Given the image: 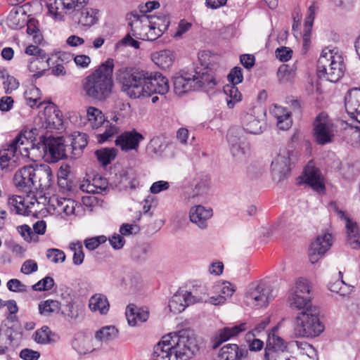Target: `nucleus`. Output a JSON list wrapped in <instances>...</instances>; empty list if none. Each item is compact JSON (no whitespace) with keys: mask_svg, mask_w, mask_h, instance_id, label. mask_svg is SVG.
I'll return each instance as SVG.
<instances>
[{"mask_svg":"<svg viewBox=\"0 0 360 360\" xmlns=\"http://www.w3.org/2000/svg\"><path fill=\"white\" fill-rule=\"evenodd\" d=\"M213 215L212 209L201 205H196L189 210L190 221L201 229L207 227V221Z\"/></svg>","mask_w":360,"mask_h":360,"instance_id":"393cba45","label":"nucleus"},{"mask_svg":"<svg viewBox=\"0 0 360 360\" xmlns=\"http://www.w3.org/2000/svg\"><path fill=\"white\" fill-rule=\"evenodd\" d=\"M304 182L318 192L325 189L323 178L319 169L312 162H309L305 167Z\"/></svg>","mask_w":360,"mask_h":360,"instance_id":"cd10ccee","label":"nucleus"},{"mask_svg":"<svg viewBox=\"0 0 360 360\" xmlns=\"http://www.w3.org/2000/svg\"><path fill=\"white\" fill-rule=\"evenodd\" d=\"M211 179L207 175L198 178L194 188L191 191L184 193V200L188 203H195L205 201L210 188Z\"/></svg>","mask_w":360,"mask_h":360,"instance_id":"dca6fc26","label":"nucleus"},{"mask_svg":"<svg viewBox=\"0 0 360 360\" xmlns=\"http://www.w3.org/2000/svg\"><path fill=\"white\" fill-rule=\"evenodd\" d=\"M34 167L32 165L25 166L17 170L13 177L15 186L20 191H30L37 182L34 180Z\"/></svg>","mask_w":360,"mask_h":360,"instance_id":"aec40b11","label":"nucleus"},{"mask_svg":"<svg viewBox=\"0 0 360 360\" xmlns=\"http://www.w3.org/2000/svg\"><path fill=\"white\" fill-rule=\"evenodd\" d=\"M70 249L74 252L73 263L75 265H80L83 263L84 254L82 250V245L81 243H72L70 245Z\"/></svg>","mask_w":360,"mask_h":360,"instance_id":"13d9d810","label":"nucleus"},{"mask_svg":"<svg viewBox=\"0 0 360 360\" xmlns=\"http://www.w3.org/2000/svg\"><path fill=\"white\" fill-rule=\"evenodd\" d=\"M330 211L333 212L345 223L347 235V243L352 249L360 248V231L356 222L351 219L345 211L339 208L335 202H330L328 205Z\"/></svg>","mask_w":360,"mask_h":360,"instance_id":"4468645a","label":"nucleus"},{"mask_svg":"<svg viewBox=\"0 0 360 360\" xmlns=\"http://www.w3.org/2000/svg\"><path fill=\"white\" fill-rule=\"evenodd\" d=\"M143 139L144 136L141 133L136 129H132L125 131L118 135L115 141V144L122 151L126 153L131 150L136 151L141 141Z\"/></svg>","mask_w":360,"mask_h":360,"instance_id":"6ab92c4d","label":"nucleus"},{"mask_svg":"<svg viewBox=\"0 0 360 360\" xmlns=\"http://www.w3.org/2000/svg\"><path fill=\"white\" fill-rule=\"evenodd\" d=\"M272 114L277 121V127L281 130H287L292 125L290 112L285 108L275 105Z\"/></svg>","mask_w":360,"mask_h":360,"instance_id":"4c0bfd02","label":"nucleus"},{"mask_svg":"<svg viewBox=\"0 0 360 360\" xmlns=\"http://www.w3.org/2000/svg\"><path fill=\"white\" fill-rule=\"evenodd\" d=\"M46 257L53 263L63 262L65 260V255L63 251L56 249L50 248L46 250Z\"/></svg>","mask_w":360,"mask_h":360,"instance_id":"680f3d73","label":"nucleus"},{"mask_svg":"<svg viewBox=\"0 0 360 360\" xmlns=\"http://www.w3.org/2000/svg\"><path fill=\"white\" fill-rule=\"evenodd\" d=\"M248 351L239 347L236 344H227L222 347L219 353L221 360H245L248 358Z\"/></svg>","mask_w":360,"mask_h":360,"instance_id":"c756f323","label":"nucleus"},{"mask_svg":"<svg viewBox=\"0 0 360 360\" xmlns=\"http://www.w3.org/2000/svg\"><path fill=\"white\" fill-rule=\"evenodd\" d=\"M246 323H242L233 327H224L218 330L212 340V347L216 349L224 342L237 336L239 333L246 330Z\"/></svg>","mask_w":360,"mask_h":360,"instance_id":"bb28decb","label":"nucleus"},{"mask_svg":"<svg viewBox=\"0 0 360 360\" xmlns=\"http://www.w3.org/2000/svg\"><path fill=\"white\" fill-rule=\"evenodd\" d=\"M320 311L316 306H310L299 312L293 322L295 338H314L323 330L324 325L319 319Z\"/></svg>","mask_w":360,"mask_h":360,"instance_id":"39448f33","label":"nucleus"},{"mask_svg":"<svg viewBox=\"0 0 360 360\" xmlns=\"http://www.w3.org/2000/svg\"><path fill=\"white\" fill-rule=\"evenodd\" d=\"M203 302V297L193 295L191 292H177L169 302L170 311L174 314H179L190 304Z\"/></svg>","mask_w":360,"mask_h":360,"instance_id":"4be33fe9","label":"nucleus"},{"mask_svg":"<svg viewBox=\"0 0 360 360\" xmlns=\"http://www.w3.org/2000/svg\"><path fill=\"white\" fill-rule=\"evenodd\" d=\"M8 205L11 211L18 214H25L26 213V206L25 199L20 195H13L8 199Z\"/></svg>","mask_w":360,"mask_h":360,"instance_id":"de8ad7c7","label":"nucleus"},{"mask_svg":"<svg viewBox=\"0 0 360 360\" xmlns=\"http://www.w3.org/2000/svg\"><path fill=\"white\" fill-rule=\"evenodd\" d=\"M150 17L157 39L167 30L170 21L168 16L166 15H161L159 16L150 15Z\"/></svg>","mask_w":360,"mask_h":360,"instance_id":"37998d69","label":"nucleus"},{"mask_svg":"<svg viewBox=\"0 0 360 360\" xmlns=\"http://www.w3.org/2000/svg\"><path fill=\"white\" fill-rule=\"evenodd\" d=\"M290 151L283 149L272 160L271 167L274 179L281 181L289 175L290 172Z\"/></svg>","mask_w":360,"mask_h":360,"instance_id":"a211bd4d","label":"nucleus"},{"mask_svg":"<svg viewBox=\"0 0 360 360\" xmlns=\"http://www.w3.org/2000/svg\"><path fill=\"white\" fill-rule=\"evenodd\" d=\"M333 237L330 233H323L317 236L311 243L309 248V258L311 264H315L330 248Z\"/></svg>","mask_w":360,"mask_h":360,"instance_id":"f3484780","label":"nucleus"},{"mask_svg":"<svg viewBox=\"0 0 360 360\" xmlns=\"http://www.w3.org/2000/svg\"><path fill=\"white\" fill-rule=\"evenodd\" d=\"M49 203L53 210L59 213H64L65 215L75 214L78 203L71 198H65L59 195H53L49 199Z\"/></svg>","mask_w":360,"mask_h":360,"instance_id":"c85d7f7f","label":"nucleus"},{"mask_svg":"<svg viewBox=\"0 0 360 360\" xmlns=\"http://www.w3.org/2000/svg\"><path fill=\"white\" fill-rule=\"evenodd\" d=\"M294 70L288 65H282L278 70V77L282 82L290 81L294 77Z\"/></svg>","mask_w":360,"mask_h":360,"instance_id":"bf43d9fd","label":"nucleus"},{"mask_svg":"<svg viewBox=\"0 0 360 360\" xmlns=\"http://www.w3.org/2000/svg\"><path fill=\"white\" fill-rule=\"evenodd\" d=\"M51 330L48 326H43L40 329L35 331L34 340L39 344L46 345L50 343Z\"/></svg>","mask_w":360,"mask_h":360,"instance_id":"6e6d98bb","label":"nucleus"},{"mask_svg":"<svg viewBox=\"0 0 360 360\" xmlns=\"http://www.w3.org/2000/svg\"><path fill=\"white\" fill-rule=\"evenodd\" d=\"M11 148V143L8 146V148L0 153V166L2 169H5L8 167L9 162L12 158L18 156L19 153V148L16 146V149L13 151L10 150Z\"/></svg>","mask_w":360,"mask_h":360,"instance_id":"3c124183","label":"nucleus"},{"mask_svg":"<svg viewBox=\"0 0 360 360\" xmlns=\"http://www.w3.org/2000/svg\"><path fill=\"white\" fill-rule=\"evenodd\" d=\"M126 317L129 325L135 326L139 323L146 321L149 317V313L147 310L141 308H137L134 304H129L126 309Z\"/></svg>","mask_w":360,"mask_h":360,"instance_id":"473e14b6","label":"nucleus"},{"mask_svg":"<svg viewBox=\"0 0 360 360\" xmlns=\"http://www.w3.org/2000/svg\"><path fill=\"white\" fill-rule=\"evenodd\" d=\"M328 289L333 292H335L340 296H346L352 291L351 286L346 284L342 280H337L333 283H330Z\"/></svg>","mask_w":360,"mask_h":360,"instance_id":"603ef678","label":"nucleus"},{"mask_svg":"<svg viewBox=\"0 0 360 360\" xmlns=\"http://www.w3.org/2000/svg\"><path fill=\"white\" fill-rule=\"evenodd\" d=\"M224 92L226 95V101L229 108H234L235 105L242 99V95L238 87L233 84H226L224 86Z\"/></svg>","mask_w":360,"mask_h":360,"instance_id":"79ce46f5","label":"nucleus"},{"mask_svg":"<svg viewBox=\"0 0 360 360\" xmlns=\"http://www.w3.org/2000/svg\"><path fill=\"white\" fill-rule=\"evenodd\" d=\"M174 360H188L198 351L197 342L193 335L188 330L172 333Z\"/></svg>","mask_w":360,"mask_h":360,"instance_id":"6e6552de","label":"nucleus"},{"mask_svg":"<svg viewBox=\"0 0 360 360\" xmlns=\"http://www.w3.org/2000/svg\"><path fill=\"white\" fill-rule=\"evenodd\" d=\"M47 113L48 115L45 119L46 127L49 129H62L63 120L60 110L54 108L51 112V109H49L46 111V114Z\"/></svg>","mask_w":360,"mask_h":360,"instance_id":"ea45409f","label":"nucleus"},{"mask_svg":"<svg viewBox=\"0 0 360 360\" xmlns=\"http://www.w3.org/2000/svg\"><path fill=\"white\" fill-rule=\"evenodd\" d=\"M228 141L230 143L231 151L234 157L240 158L246 153L247 147L244 142L240 141L239 139L233 137L229 134Z\"/></svg>","mask_w":360,"mask_h":360,"instance_id":"49530a36","label":"nucleus"},{"mask_svg":"<svg viewBox=\"0 0 360 360\" xmlns=\"http://www.w3.org/2000/svg\"><path fill=\"white\" fill-rule=\"evenodd\" d=\"M7 288L10 291L15 292H23L27 291V286L16 278L9 280L7 283Z\"/></svg>","mask_w":360,"mask_h":360,"instance_id":"69168bd1","label":"nucleus"},{"mask_svg":"<svg viewBox=\"0 0 360 360\" xmlns=\"http://www.w3.org/2000/svg\"><path fill=\"white\" fill-rule=\"evenodd\" d=\"M242 124L244 129L250 134H257L262 131L261 121L255 116L254 110L243 115Z\"/></svg>","mask_w":360,"mask_h":360,"instance_id":"c9c22d12","label":"nucleus"},{"mask_svg":"<svg viewBox=\"0 0 360 360\" xmlns=\"http://www.w3.org/2000/svg\"><path fill=\"white\" fill-rule=\"evenodd\" d=\"M276 294L277 290L271 285L264 282H254L248 286L244 302L252 308L266 307Z\"/></svg>","mask_w":360,"mask_h":360,"instance_id":"0eeeda50","label":"nucleus"},{"mask_svg":"<svg viewBox=\"0 0 360 360\" xmlns=\"http://www.w3.org/2000/svg\"><path fill=\"white\" fill-rule=\"evenodd\" d=\"M345 110L350 117V128H360V88L350 89L345 98Z\"/></svg>","mask_w":360,"mask_h":360,"instance_id":"2eb2a0df","label":"nucleus"},{"mask_svg":"<svg viewBox=\"0 0 360 360\" xmlns=\"http://www.w3.org/2000/svg\"><path fill=\"white\" fill-rule=\"evenodd\" d=\"M25 6V5L14 6L10 11L7 17V22L8 26L12 29L21 28L27 23Z\"/></svg>","mask_w":360,"mask_h":360,"instance_id":"2f4dec72","label":"nucleus"},{"mask_svg":"<svg viewBox=\"0 0 360 360\" xmlns=\"http://www.w3.org/2000/svg\"><path fill=\"white\" fill-rule=\"evenodd\" d=\"M87 0H46L49 14L56 20H63L65 14L79 9Z\"/></svg>","mask_w":360,"mask_h":360,"instance_id":"ddd939ff","label":"nucleus"},{"mask_svg":"<svg viewBox=\"0 0 360 360\" xmlns=\"http://www.w3.org/2000/svg\"><path fill=\"white\" fill-rule=\"evenodd\" d=\"M165 148V144L160 137L156 136L153 138L147 146V150L150 153L159 154Z\"/></svg>","mask_w":360,"mask_h":360,"instance_id":"052dcab7","label":"nucleus"},{"mask_svg":"<svg viewBox=\"0 0 360 360\" xmlns=\"http://www.w3.org/2000/svg\"><path fill=\"white\" fill-rule=\"evenodd\" d=\"M87 143L86 134L75 131L66 137L41 136L37 144L41 145L47 160L56 162L69 155L74 158L80 157Z\"/></svg>","mask_w":360,"mask_h":360,"instance_id":"f03ea898","label":"nucleus"},{"mask_svg":"<svg viewBox=\"0 0 360 360\" xmlns=\"http://www.w3.org/2000/svg\"><path fill=\"white\" fill-rule=\"evenodd\" d=\"M87 120L94 129H98L96 139L103 143L119 132V127L106 120L101 110L95 107H89L86 110Z\"/></svg>","mask_w":360,"mask_h":360,"instance_id":"1a4fd4ad","label":"nucleus"},{"mask_svg":"<svg viewBox=\"0 0 360 360\" xmlns=\"http://www.w3.org/2000/svg\"><path fill=\"white\" fill-rule=\"evenodd\" d=\"M318 76L330 82H338L344 75V56L338 48L323 49L317 63Z\"/></svg>","mask_w":360,"mask_h":360,"instance_id":"20e7f679","label":"nucleus"},{"mask_svg":"<svg viewBox=\"0 0 360 360\" xmlns=\"http://www.w3.org/2000/svg\"><path fill=\"white\" fill-rule=\"evenodd\" d=\"M200 65L189 71L195 91H208L217 84L215 72L219 65L215 63L214 56L207 52H202L198 56Z\"/></svg>","mask_w":360,"mask_h":360,"instance_id":"423d86ee","label":"nucleus"},{"mask_svg":"<svg viewBox=\"0 0 360 360\" xmlns=\"http://www.w3.org/2000/svg\"><path fill=\"white\" fill-rule=\"evenodd\" d=\"M19 356L23 360H38L41 354L38 351L25 348L20 351Z\"/></svg>","mask_w":360,"mask_h":360,"instance_id":"774afa93","label":"nucleus"},{"mask_svg":"<svg viewBox=\"0 0 360 360\" xmlns=\"http://www.w3.org/2000/svg\"><path fill=\"white\" fill-rule=\"evenodd\" d=\"M117 79L122 91L134 99L148 98L154 94L165 95L169 90L168 79L158 72L122 68Z\"/></svg>","mask_w":360,"mask_h":360,"instance_id":"f257e3e1","label":"nucleus"},{"mask_svg":"<svg viewBox=\"0 0 360 360\" xmlns=\"http://www.w3.org/2000/svg\"><path fill=\"white\" fill-rule=\"evenodd\" d=\"M109 306L107 297L103 294H95L89 299V307L92 311H99L101 314H106L109 310Z\"/></svg>","mask_w":360,"mask_h":360,"instance_id":"58836bf2","label":"nucleus"},{"mask_svg":"<svg viewBox=\"0 0 360 360\" xmlns=\"http://www.w3.org/2000/svg\"><path fill=\"white\" fill-rule=\"evenodd\" d=\"M118 330L113 326L102 327L95 334V338L100 342H109L117 338Z\"/></svg>","mask_w":360,"mask_h":360,"instance_id":"a18cd8bd","label":"nucleus"},{"mask_svg":"<svg viewBox=\"0 0 360 360\" xmlns=\"http://www.w3.org/2000/svg\"><path fill=\"white\" fill-rule=\"evenodd\" d=\"M3 86L6 94H8L18 88L19 83L14 77L7 76L3 82Z\"/></svg>","mask_w":360,"mask_h":360,"instance_id":"338daca9","label":"nucleus"},{"mask_svg":"<svg viewBox=\"0 0 360 360\" xmlns=\"http://www.w3.org/2000/svg\"><path fill=\"white\" fill-rule=\"evenodd\" d=\"M37 129H25L12 141L11 148L10 150L12 151L16 149V146L19 148V153L22 155H27V150L30 147L33 148L37 141Z\"/></svg>","mask_w":360,"mask_h":360,"instance_id":"412c9836","label":"nucleus"},{"mask_svg":"<svg viewBox=\"0 0 360 360\" xmlns=\"http://www.w3.org/2000/svg\"><path fill=\"white\" fill-rule=\"evenodd\" d=\"M228 80L230 82L229 84L236 85L242 82L243 79V75L242 73V69L239 67L233 68L227 76Z\"/></svg>","mask_w":360,"mask_h":360,"instance_id":"e2e57ef3","label":"nucleus"},{"mask_svg":"<svg viewBox=\"0 0 360 360\" xmlns=\"http://www.w3.org/2000/svg\"><path fill=\"white\" fill-rule=\"evenodd\" d=\"M78 17V23L84 27H91L98 21V11L96 9L86 8L82 9Z\"/></svg>","mask_w":360,"mask_h":360,"instance_id":"a19ab883","label":"nucleus"},{"mask_svg":"<svg viewBox=\"0 0 360 360\" xmlns=\"http://www.w3.org/2000/svg\"><path fill=\"white\" fill-rule=\"evenodd\" d=\"M25 98L27 104L31 108H34L41 98V91L37 86H32L29 90L25 91Z\"/></svg>","mask_w":360,"mask_h":360,"instance_id":"864d4df0","label":"nucleus"},{"mask_svg":"<svg viewBox=\"0 0 360 360\" xmlns=\"http://www.w3.org/2000/svg\"><path fill=\"white\" fill-rule=\"evenodd\" d=\"M149 248L146 245H137L134 247L131 251V257L133 260L137 262H142L147 258Z\"/></svg>","mask_w":360,"mask_h":360,"instance_id":"5fc2aeb1","label":"nucleus"},{"mask_svg":"<svg viewBox=\"0 0 360 360\" xmlns=\"http://www.w3.org/2000/svg\"><path fill=\"white\" fill-rule=\"evenodd\" d=\"M127 20L131 27V33L136 39L146 41L156 39L150 15L133 11L127 15Z\"/></svg>","mask_w":360,"mask_h":360,"instance_id":"9d476101","label":"nucleus"},{"mask_svg":"<svg viewBox=\"0 0 360 360\" xmlns=\"http://www.w3.org/2000/svg\"><path fill=\"white\" fill-rule=\"evenodd\" d=\"M34 180H37L35 188L46 189L51 185L52 178L51 169L49 166L40 165L34 167Z\"/></svg>","mask_w":360,"mask_h":360,"instance_id":"72a5a7b5","label":"nucleus"},{"mask_svg":"<svg viewBox=\"0 0 360 360\" xmlns=\"http://www.w3.org/2000/svg\"><path fill=\"white\" fill-rule=\"evenodd\" d=\"M50 58L46 54L44 57H36L30 59L28 65L30 72L33 73L34 77L39 78L44 72L49 69Z\"/></svg>","mask_w":360,"mask_h":360,"instance_id":"f704fd0d","label":"nucleus"},{"mask_svg":"<svg viewBox=\"0 0 360 360\" xmlns=\"http://www.w3.org/2000/svg\"><path fill=\"white\" fill-rule=\"evenodd\" d=\"M173 83L174 91L179 96L190 91H195L189 71H182L181 74L176 75Z\"/></svg>","mask_w":360,"mask_h":360,"instance_id":"7c9ffc66","label":"nucleus"},{"mask_svg":"<svg viewBox=\"0 0 360 360\" xmlns=\"http://www.w3.org/2000/svg\"><path fill=\"white\" fill-rule=\"evenodd\" d=\"M113 59L108 58L84 79L82 89L86 96L96 101H103L110 96L113 86Z\"/></svg>","mask_w":360,"mask_h":360,"instance_id":"7ed1b4c3","label":"nucleus"},{"mask_svg":"<svg viewBox=\"0 0 360 360\" xmlns=\"http://www.w3.org/2000/svg\"><path fill=\"white\" fill-rule=\"evenodd\" d=\"M107 240L105 236H100L87 238L84 240L85 247L89 250H94L101 244L104 243Z\"/></svg>","mask_w":360,"mask_h":360,"instance_id":"0e129e2a","label":"nucleus"},{"mask_svg":"<svg viewBox=\"0 0 360 360\" xmlns=\"http://www.w3.org/2000/svg\"><path fill=\"white\" fill-rule=\"evenodd\" d=\"M39 312L44 316H50L58 313L60 309V303L58 300H47L41 302L38 305Z\"/></svg>","mask_w":360,"mask_h":360,"instance_id":"c03bdc74","label":"nucleus"},{"mask_svg":"<svg viewBox=\"0 0 360 360\" xmlns=\"http://www.w3.org/2000/svg\"><path fill=\"white\" fill-rule=\"evenodd\" d=\"M309 283L304 278H299L291 289L288 296L290 307L304 310L311 304Z\"/></svg>","mask_w":360,"mask_h":360,"instance_id":"f8f14e48","label":"nucleus"},{"mask_svg":"<svg viewBox=\"0 0 360 360\" xmlns=\"http://www.w3.org/2000/svg\"><path fill=\"white\" fill-rule=\"evenodd\" d=\"M278 326H274L268 335L265 353L270 356L271 359L276 356V353H288L287 351V342L278 335Z\"/></svg>","mask_w":360,"mask_h":360,"instance_id":"5701e85b","label":"nucleus"},{"mask_svg":"<svg viewBox=\"0 0 360 360\" xmlns=\"http://www.w3.org/2000/svg\"><path fill=\"white\" fill-rule=\"evenodd\" d=\"M98 160L103 165H108L117 155V150L114 148L97 150L95 153Z\"/></svg>","mask_w":360,"mask_h":360,"instance_id":"09e8293b","label":"nucleus"},{"mask_svg":"<svg viewBox=\"0 0 360 360\" xmlns=\"http://www.w3.org/2000/svg\"><path fill=\"white\" fill-rule=\"evenodd\" d=\"M337 131L333 120L324 112L320 113L313 124V136L319 145L331 143Z\"/></svg>","mask_w":360,"mask_h":360,"instance_id":"9b49d317","label":"nucleus"},{"mask_svg":"<svg viewBox=\"0 0 360 360\" xmlns=\"http://www.w3.org/2000/svg\"><path fill=\"white\" fill-rule=\"evenodd\" d=\"M172 340V333L162 337L161 341L154 347V360H174V354Z\"/></svg>","mask_w":360,"mask_h":360,"instance_id":"a878e982","label":"nucleus"},{"mask_svg":"<svg viewBox=\"0 0 360 360\" xmlns=\"http://www.w3.org/2000/svg\"><path fill=\"white\" fill-rule=\"evenodd\" d=\"M98 181L97 179H94V182L91 184L88 180L84 181L79 186V188L87 193H100L107 187L106 180H101L102 185L97 186L96 183Z\"/></svg>","mask_w":360,"mask_h":360,"instance_id":"8fccbe9b","label":"nucleus"},{"mask_svg":"<svg viewBox=\"0 0 360 360\" xmlns=\"http://www.w3.org/2000/svg\"><path fill=\"white\" fill-rule=\"evenodd\" d=\"M212 291L217 295L210 297L208 302L214 305L223 304L227 298L232 297L236 286L229 281L218 282L212 286Z\"/></svg>","mask_w":360,"mask_h":360,"instance_id":"b1692460","label":"nucleus"},{"mask_svg":"<svg viewBox=\"0 0 360 360\" xmlns=\"http://www.w3.org/2000/svg\"><path fill=\"white\" fill-rule=\"evenodd\" d=\"M55 284L54 280L51 276H46L37 283L32 286L34 291H48L51 290Z\"/></svg>","mask_w":360,"mask_h":360,"instance_id":"4d7b16f0","label":"nucleus"},{"mask_svg":"<svg viewBox=\"0 0 360 360\" xmlns=\"http://www.w3.org/2000/svg\"><path fill=\"white\" fill-rule=\"evenodd\" d=\"M174 54L169 50H162L152 54V60L155 65L163 70L169 68L174 61Z\"/></svg>","mask_w":360,"mask_h":360,"instance_id":"e433bc0d","label":"nucleus"}]
</instances>
